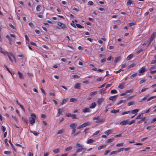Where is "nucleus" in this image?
Here are the masks:
<instances>
[{
  "mask_svg": "<svg viewBox=\"0 0 156 156\" xmlns=\"http://www.w3.org/2000/svg\"><path fill=\"white\" fill-rule=\"evenodd\" d=\"M5 55H6L8 56L9 60L12 62H13V61L11 57L15 61V62H16V59L15 56L10 51L8 52L7 51H5Z\"/></svg>",
  "mask_w": 156,
  "mask_h": 156,
  "instance_id": "nucleus-1",
  "label": "nucleus"
},
{
  "mask_svg": "<svg viewBox=\"0 0 156 156\" xmlns=\"http://www.w3.org/2000/svg\"><path fill=\"white\" fill-rule=\"evenodd\" d=\"M143 51V49L142 48L140 49L137 52V54H140L141 52H142Z\"/></svg>",
  "mask_w": 156,
  "mask_h": 156,
  "instance_id": "nucleus-61",
  "label": "nucleus"
},
{
  "mask_svg": "<svg viewBox=\"0 0 156 156\" xmlns=\"http://www.w3.org/2000/svg\"><path fill=\"white\" fill-rule=\"evenodd\" d=\"M63 131L64 130L63 129H62L58 130L57 133V134L58 135L62 133H63Z\"/></svg>",
  "mask_w": 156,
  "mask_h": 156,
  "instance_id": "nucleus-39",
  "label": "nucleus"
},
{
  "mask_svg": "<svg viewBox=\"0 0 156 156\" xmlns=\"http://www.w3.org/2000/svg\"><path fill=\"white\" fill-rule=\"evenodd\" d=\"M4 66L6 68V69L11 74L12 76L13 75H14L15 74V73L13 71H11L9 69V68L6 66L5 65H4Z\"/></svg>",
  "mask_w": 156,
  "mask_h": 156,
  "instance_id": "nucleus-13",
  "label": "nucleus"
},
{
  "mask_svg": "<svg viewBox=\"0 0 156 156\" xmlns=\"http://www.w3.org/2000/svg\"><path fill=\"white\" fill-rule=\"evenodd\" d=\"M130 113V111L124 112H122L121 114L122 115H123L125 114H127Z\"/></svg>",
  "mask_w": 156,
  "mask_h": 156,
  "instance_id": "nucleus-43",
  "label": "nucleus"
},
{
  "mask_svg": "<svg viewBox=\"0 0 156 156\" xmlns=\"http://www.w3.org/2000/svg\"><path fill=\"white\" fill-rule=\"evenodd\" d=\"M156 63V59L153 60L151 62V64H154Z\"/></svg>",
  "mask_w": 156,
  "mask_h": 156,
  "instance_id": "nucleus-64",
  "label": "nucleus"
},
{
  "mask_svg": "<svg viewBox=\"0 0 156 156\" xmlns=\"http://www.w3.org/2000/svg\"><path fill=\"white\" fill-rule=\"evenodd\" d=\"M117 95H114L113 96H112L109 97V99L112 101H115L117 97Z\"/></svg>",
  "mask_w": 156,
  "mask_h": 156,
  "instance_id": "nucleus-19",
  "label": "nucleus"
},
{
  "mask_svg": "<svg viewBox=\"0 0 156 156\" xmlns=\"http://www.w3.org/2000/svg\"><path fill=\"white\" fill-rule=\"evenodd\" d=\"M2 129L3 132H4L6 130V128L4 126H2Z\"/></svg>",
  "mask_w": 156,
  "mask_h": 156,
  "instance_id": "nucleus-63",
  "label": "nucleus"
},
{
  "mask_svg": "<svg viewBox=\"0 0 156 156\" xmlns=\"http://www.w3.org/2000/svg\"><path fill=\"white\" fill-rule=\"evenodd\" d=\"M134 104V102L133 101H130L127 104V105L128 106H130L131 105H133Z\"/></svg>",
  "mask_w": 156,
  "mask_h": 156,
  "instance_id": "nucleus-55",
  "label": "nucleus"
},
{
  "mask_svg": "<svg viewBox=\"0 0 156 156\" xmlns=\"http://www.w3.org/2000/svg\"><path fill=\"white\" fill-rule=\"evenodd\" d=\"M143 113H141L135 119H141L143 117Z\"/></svg>",
  "mask_w": 156,
  "mask_h": 156,
  "instance_id": "nucleus-20",
  "label": "nucleus"
},
{
  "mask_svg": "<svg viewBox=\"0 0 156 156\" xmlns=\"http://www.w3.org/2000/svg\"><path fill=\"white\" fill-rule=\"evenodd\" d=\"M124 83H121L120 84L119 86L118 87L121 89H122L124 88Z\"/></svg>",
  "mask_w": 156,
  "mask_h": 156,
  "instance_id": "nucleus-31",
  "label": "nucleus"
},
{
  "mask_svg": "<svg viewBox=\"0 0 156 156\" xmlns=\"http://www.w3.org/2000/svg\"><path fill=\"white\" fill-rule=\"evenodd\" d=\"M41 6L40 5H38L36 8L37 12H39L41 10Z\"/></svg>",
  "mask_w": 156,
  "mask_h": 156,
  "instance_id": "nucleus-23",
  "label": "nucleus"
},
{
  "mask_svg": "<svg viewBox=\"0 0 156 156\" xmlns=\"http://www.w3.org/2000/svg\"><path fill=\"white\" fill-rule=\"evenodd\" d=\"M73 148V147L72 146H69L67 147L65 149V151H68L70 150H71Z\"/></svg>",
  "mask_w": 156,
  "mask_h": 156,
  "instance_id": "nucleus-27",
  "label": "nucleus"
},
{
  "mask_svg": "<svg viewBox=\"0 0 156 156\" xmlns=\"http://www.w3.org/2000/svg\"><path fill=\"white\" fill-rule=\"evenodd\" d=\"M156 36V32H154L151 35V37L150 39V41L148 44V45L150 44L151 43V41L153 40L154 39Z\"/></svg>",
  "mask_w": 156,
  "mask_h": 156,
  "instance_id": "nucleus-7",
  "label": "nucleus"
},
{
  "mask_svg": "<svg viewBox=\"0 0 156 156\" xmlns=\"http://www.w3.org/2000/svg\"><path fill=\"white\" fill-rule=\"evenodd\" d=\"M132 0H128L126 3L127 5H130L132 3Z\"/></svg>",
  "mask_w": 156,
  "mask_h": 156,
  "instance_id": "nucleus-34",
  "label": "nucleus"
},
{
  "mask_svg": "<svg viewBox=\"0 0 156 156\" xmlns=\"http://www.w3.org/2000/svg\"><path fill=\"white\" fill-rule=\"evenodd\" d=\"M97 93V91H93V92H91L89 94V95L90 96H94V95H95V94H96Z\"/></svg>",
  "mask_w": 156,
  "mask_h": 156,
  "instance_id": "nucleus-29",
  "label": "nucleus"
},
{
  "mask_svg": "<svg viewBox=\"0 0 156 156\" xmlns=\"http://www.w3.org/2000/svg\"><path fill=\"white\" fill-rule=\"evenodd\" d=\"M136 24L135 23H133V22H131L130 23L128 24V25L129 27H131L132 26H133V25H135Z\"/></svg>",
  "mask_w": 156,
  "mask_h": 156,
  "instance_id": "nucleus-47",
  "label": "nucleus"
},
{
  "mask_svg": "<svg viewBox=\"0 0 156 156\" xmlns=\"http://www.w3.org/2000/svg\"><path fill=\"white\" fill-rule=\"evenodd\" d=\"M106 147V145H101L99 146V147H98V150H101L102 148H105Z\"/></svg>",
  "mask_w": 156,
  "mask_h": 156,
  "instance_id": "nucleus-25",
  "label": "nucleus"
},
{
  "mask_svg": "<svg viewBox=\"0 0 156 156\" xmlns=\"http://www.w3.org/2000/svg\"><path fill=\"white\" fill-rule=\"evenodd\" d=\"M135 122V120H132L131 121L129 122H128V125H131L133 123H134Z\"/></svg>",
  "mask_w": 156,
  "mask_h": 156,
  "instance_id": "nucleus-40",
  "label": "nucleus"
},
{
  "mask_svg": "<svg viewBox=\"0 0 156 156\" xmlns=\"http://www.w3.org/2000/svg\"><path fill=\"white\" fill-rule=\"evenodd\" d=\"M83 146V145L82 144L79 143H77L76 146V147L78 148L79 147H82Z\"/></svg>",
  "mask_w": 156,
  "mask_h": 156,
  "instance_id": "nucleus-38",
  "label": "nucleus"
},
{
  "mask_svg": "<svg viewBox=\"0 0 156 156\" xmlns=\"http://www.w3.org/2000/svg\"><path fill=\"white\" fill-rule=\"evenodd\" d=\"M104 98H100L98 99L97 101L98 104L100 105L104 101Z\"/></svg>",
  "mask_w": 156,
  "mask_h": 156,
  "instance_id": "nucleus-11",
  "label": "nucleus"
},
{
  "mask_svg": "<svg viewBox=\"0 0 156 156\" xmlns=\"http://www.w3.org/2000/svg\"><path fill=\"white\" fill-rule=\"evenodd\" d=\"M146 71V70L145 68L144 67H143L140 69L139 72L140 73H143L145 72Z\"/></svg>",
  "mask_w": 156,
  "mask_h": 156,
  "instance_id": "nucleus-15",
  "label": "nucleus"
},
{
  "mask_svg": "<svg viewBox=\"0 0 156 156\" xmlns=\"http://www.w3.org/2000/svg\"><path fill=\"white\" fill-rule=\"evenodd\" d=\"M72 22L70 24L74 28L76 27V26H75V24L74 23V22L73 20L72 21Z\"/></svg>",
  "mask_w": 156,
  "mask_h": 156,
  "instance_id": "nucleus-56",
  "label": "nucleus"
},
{
  "mask_svg": "<svg viewBox=\"0 0 156 156\" xmlns=\"http://www.w3.org/2000/svg\"><path fill=\"white\" fill-rule=\"evenodd\" d=\"M126 102V100H121L120 101H119V102L117 103V105H119L120 104H122V103H125Z\"/></svg>",
  "mask_w": 156,
  "mask_h": 156,
  "instance_id": "nucleus-30",
  "label": "nucleus"
},
{
  "mask_svg": "<svg viewBox=\"0 0 156 156\" xmlns=\"http://www.w3.org/2000/svg\"><path fill=\"white\" fill-rule=\"evenodd\" d=\"M94 142V140L91 139H88L87 141V144H89L90 143H92Z\"/></svg>",
  "mask_w": 156,
  "mask_h": 156,
  "instance_id": "nucleus-32",
  "label": "nucleus"
},
{
  "mask_svg": "<svg viewBox=\"0 0 156 156\" xmlns=\"http://www.w3.org/2000/svg\"><path fill=\"white\" fill-rule=\"evenodd\" d=\"M67 101V99H63L61 103V105H63L66 104V103Z\"/></svg>",
  "mask_w": 156,
  "mask_h": 156,
  "instance_id": "nucleus-26",
  "label": "nucleus"
},
{
  "mask_svg": "<svg viewBox=\"0 0 156 156\" xmlns=\"http://www.w3.org/2000/svg\"><path fill=\"white\" fill-rule=\"evenodd\" d=\"M30 115L31 117L29 118V120L30 123L31 125H33L35 122L36 116L34 113H32Z\"/></svg>",
  "mask_w": 156,
  "mask_h": 156,
  "instance_id": "nucleus-2",
  "label": "nucleus"
},
{
  "mask_svg": "<svg viewBox=\"0 0 156 156\" xmlns=\"http://www.w3.org/2000/svg\"><path fill=\"white\" fill-rule=\"evenodd\" d=\"M93 2L91 1H89L87 3V5L90 6L92 5L93 4Z\"/></svg>",
  "mask_w": 156,
  "mask_h": 156,
  "instance_id": "nucleus-49",
  "label": "nucleus"
},
{
  "mask_svg": "<svg viewBox=\"0 0 156 156\" xmlns=\"http://www.w3.org/2000/svg\"><path fill=\"white\" fill-rule=\"evenodd\" d=\"M91 123L90 121H87L86 122L83 123L81 125L78 126L77 127V129H79L82 128L86 127L88 126H89L91 125Z\"/></svg>",
  "mask_w": 156,
  "mask_h": 156,
  "instance_id": "nucleus-4",
  "label": "nucleus"
},
{
  "mask_svg": "<svg viewBox=\"0 0 156 156\" xmlns=\"http://www.w3.org/2000/svg\"><path fill=\"white\" fill-rule=\"evenodd\" d=\"M11 153L10 151H5L4 152V153L6 154H9Z\"/></svg>",
  "mask_w": 156,
  "mask_h": 156,
  "instance_id": "nucleus-62",
  "label": "nucleus"
},
{
  "mask_svg": "<svg viewBox=\"0 0 156 156\" xmlns=\"http://www.w3.org/2000/svg\"><path fill=\"white\" fill-rule=\"evenodd\" d=\"M156 69V65L152 66L149 69L150 71H151L153 69Z\"/></svg>",
  "mask_w": 156,
  "mask_h": 156,
  "instance_id": "nucleus-35",
  "label": "nucleus"
},
{
  "mask_svg": "<svg viewBox=\"0 0 156 156\" xmlns=\"http://www.w3.org/2000/svg\"><path fill=\"white\" fill-rule=\"evenodd\" d=\"M105 90H104L103 89H101L100 90V93L101 94H103L104 93Z\"/></svg>",
  "mask_w": 156,
  "mask_h": 156,
  "instance_id": "nucleus-53",
  "label": "nucleus"
},
{
  "mask_svg": "<svg viewBox=\"0 0 156 156\" xmlns=\"http://www.w3.org/2000/svg\"><path fill=\"white\" fill-rule=\"evenodd\" d=\"M137 75V73H135L132 75L130 76V78L131 79H133Z\"/></svg>",
  "mask_w": 156,
  "mask_h": 156,
  "instance_id": "nucleus-44",
  "label": "nucleus"
},
{
  "mask_svg": "<svg viewBox=\"0 0 156 156\" xmlns=\"http://www.w3.org/2000/svg\"><path fill=\"white\" fill-rule=\"evenodd\" d=\"M117 154V153L116 151H113L112 152H111L110 154H109V155L111 156L112 154Z\"/></svg>",
  "mask_w": 156,
  "mask_h": 156,
  "instance_id": "nucleus-36",
  "label": "nucleus"
},
{
  "mask_svg": "<svg viewBox=\"0 0 156 156\" xmlns=\"http://www.w3.org/2000/svg\"><path fill=\"white\" fill-rule=\"evenodd\" d=\"M129 120L128 119L126 120H124L121 122L119 124H120L122 126H125L126 125H128V122Z\"/></svg>",
  "mask_w": 156,
  "mask_h": 156,
  "instance_id": "nucleus-9",
  "label": "nucleus"
},
{
  "mask_svg": "<svg viewBox=\"0 0 156 156\" xmlns=\"http://www.w3.org/2000/svg\"><path fill=\"white\" fill-rule=\"evenodd\" d=\"M76 27L79 28L80 29H82V28H83L84 27L83 26L80 25V24H76Z\"/></svg>",
  "mask_w": 156,
  "mask_h": 156,
  "instance_id": "nucleus-33",
  "label": "nucleus"
},
{
  "mask_svg": "<svg viewBox=\"0 0 156 156\" xmlns=\"http://www.w3.org/2000/svg\"><path fill=\"white\" fill-rule=\"evenodd\" d=\"M30 132L32 133L34 135L37 136L38 135V133H37L36 131H30Z\"/></svg>",
  "mask_w": 156,
  "mask_h": 156,
  "instance_id": "nucleus-37",
  "label": "nucleus"
},
{
  "mask_svg": "<svg viewBox=\"0 0 156 156\" xmlns=\"http://www.w3.org/2000/svg\"><path fill=\"white\" fill-rule=\"evenodd\" d=\"M57 24L63 29H66L67 28L66 26L63 23L58 22L57 23Z\"/></svg>",
  "mask_w": 156,
  "mask_h": 156,
  "instance_id": "nucleus-5",
  "label": "nucleus"
},
{
  "mask_svg": "<svg viewBox=\"0 0 156 156\" xmlns=\"http://www.w3.org/2000/svg\"><path fill=\"white\" fill-rule=\"evenodd\" d=\"M8 139H5L4 140V142L5 143V145L7 147L9 146V144L8 143Z\"/></svg>",
  "mask_w": 156,
  "mask_h": 156,
  "instance_id": "nucleus-54",
  "label": "nucleus"
},
{
  "mask_svg": "<svg viewBox=\"0 0 156 156\" xmlns=\"http://www.w3.org/2000/svg\"><path fill=\"white\" fill-rule=\"evenodd\" d=\"M72 77L73 78H76V79H78L80 77V76H79L75 74L73 75Z\"/></svg>",
  "mask_w": 156,
  "mask_h": 156,
  "instance_id": "nucleus-42",
  "label": "nucleus"
},
{
  "mask_svg": "<svg viewBox=\"0 0 156 156\" xmlns=\"http://www.w3.org/2000/svg\"><path fill=\"white\" fill-rule=\"evenodd\" d=\"M77 126V124H76L75 123H72L70 124L69 126L72 129H75V128L76 126Z\"/></svg>",
  "mask_w": 156,
  "mask_h": 156,
  "instance_id": "nucleus-16",
  "label": "nucleus"
},
{
  "mask_svg": "<svg viewBox=\"0 0 156 156\" xmlns=\"http://www.w3.org/2000/svg\"><path fill=\"white\" fill-rule=\"evenodd\" d=\"M103 79L101 77H100L97 79V80L98 81H103Z\"/></svg>",
  "mask_w": 156,
  "mask_h": 156,
  "instance_id": "nucleus-59",
  "label": "nucleus"
},
{
  "mask_svg": "<svg viewBox=\"0 0 156 156\" xmlns=\"http://www.w3.org/2000/svg\"><path fill=\"white\" fill-rule=\"evenodd\" d=\"M0 52L2 53L3 54L5 55V51L4 52L3 51V49L2 48V47L0 45Z\"/></svg>",
  "mask_w": 156,
  "mask_h": 156,
  "instance_id": "nucleus-28",
  "label": "nucleus"
},
{
  "mask_svg": "<svg viewBox=\"0 0 156 156\" xmlns=\"http://www.w3.org/2000/svg\"><path fill=\"white\" fill-rule=\"evenodd\" d=\"M86 150V148L83 147H81V148H78L76 150V153H78L79 152H84Z\"/></svg>",
  "mask_w": 156,
  "mask_h": 156,
  "instance_id": "nucleus-6",
  "label": "nucleus"
},
{
  "mask_svg": "<svg viewBox=\"0 0 156 156\" xmlns=\"http://www.w3.org/2000/svg\"><path fill=\"white\" fill-rule=\"evenodd\" d=\"M131 147H128L123 148L124 150L125 151H128L129 150L131 149Z\"/></svg>",
  "mask_w": 156,
  "mask_h": 156,
  "instance_id": "nucleus-51",
  "label": "nucleus"
},
{
  "mask_svg": "<svg viewBox=\"0 0 156 156\" xmlns=\"http://www.w3.org/2000/svg\"><path fill=\"white\" fill-rule=\"evenodd\" d=\"M123 145V143H121L119 144H116V146L117 147H120L122 146Z\"/></svg>",
  "mask_w": 156,
  "mask_h": 156,
  "instance_id": "nucleus-41",
  "label": "nucleus"
},
{
  "mask_svg": "<svg viewBox=\"0 0 156 156\" xmlns=\"http://www.w3.org/2000/svg\"><path fill=\"white\" fill-rule=\"evenodd\" d=\"M114 140V138L109 139H107L106 141V143H109L111 142H112Z\"/></svg>",
  "mask_w": 156,
  "mask_h": 156,
  "instance_id": "nucleus-24",
  "label": "nucleus"
},
{
  "mask_svg": "<svg viewBox=\"0 0 156 156\" xmlns=\"http://www.w3.org/2000/svg\"><path fill=\"white\" fill-rule=\"evenodd\" d=\"M63 110V109L62 108L58 109V114H59V115H61Z\"/></svg>",
  "mask_w": 156,
  "mask_h": 156,
  "instance_id": "nucleus-22",
  "label": "nucleus"
},
{
  "mask_svg": "<svg viewBox=\"0 0 156 156\" xmlns=\"http://www.w3.org/2000/svg\"><path fill=\"white\" fill-rule=\"evenodd\" d=\"M17 74L19 76V77L20 80H23L24 79V76L23 74L20 71H18L17 72Z\"/></svg>",
  "mask_w": 156,
  "mask_h": 156,
  "instance_id": "nucleus-8",
  "label": "nucleus"
},
{
  "mask_svg": "<svg viewBox=\"0 0 156 156\" xmlns=\"http://www.w3.org/2000/svg\"><path fill=\"white\" fill-rule=\"evenodd\" d=\"M90 109L89 108H85L82 110V112L84 113L88 112H90Z\"/></svg>",
  "mask_w": 156,
  "mask_h": 156,
  "instance_id": "nucleus-14",
  "label": "nucleus"
},
{
  "mask_svg": "<svg viewBox=\"0 0 156 156\" xmlns=\"http://www.w3.org/2000/svg\"><path fill=\"white\" fill-rule=\"evenodd\" d=\"M81 84L79 83H76L74 86V88L75 89H80V88Z\"/></svg>",
  "mask_w": 156,
  "mask_h": 156,
  "instance_id": "nucleus-12",
  "label": "nucleus"
},
{
  "mask_svg": "<svg viewBox=\"0 0 156 156\" xmlns=\"http://www.w3.org/2000/svg\"><path fill=\"white\" fill-rule=\"evenodd\" d=\"M99 116H98L94 117L93 118V120H97V121L95 122V123H102L105 121V118H102L99 119Z\"/></svg>",
  "mask_w": 156,
  "mask_h": 156,
  "instance_id": "nucleus-3",
  "label": "nucleus"
},
{
  "mask_svg": "<svg viewBox=\"0 0 156 156\" xmlns=\"http://www.w3.org/2000/svg\"><path fill=\"white\" fill-rule=\"evenodd\" d=\"M149 96V95H147L145 96L143 98H142L140 100V102H141L146 100L147 99V98Z\"/></svg>",
  "mask_w": 156,
  "mask_h": 156,
  "instance_id": "nucleus-21",
  "label": "nucleus"
},
{
  "mask_svg": "<svg viewBox=\"0 0 156 156\" xmlns=\"http://www.w3.org/2000/svg\"><path fill=\"white\" fill-rule=\"evenodd\" d=\"M12 117L16 122H17L18 121V119L16 116L12 115Z\"/></svg>",
  "mask_w": 156,
  "mask_h": 156,
  "instance_id": "nucleus-48",
  "label": "nucleus"
},
{
  "mask_svg": "<svg viewBox=\"0 0 156 156\" xmlns=\"http://www.w3.org/2000/svg\"><path fill=\"white\" fill-rule=\"evenodd\" d=\"M126 63H124L123 64H122L121 66V69H122L125 67H126Z\"/></svg>",
  "mask_w": 156,
  "mask_h": 156,
  "instance_id": "nucleus-58",
  "label": "nucleus"
},
{
  "mask_svg": "<svg viewBox=\"0 0 156 156\" xmlns=\"http://www.w3.org/2000/svg\"><path fill=\"white\" fill-rule=\"evenodd\" d=\"M97 104L95 102L92 103L89 106V107L91 108H94L96 106Z\"/></svg>",
  "mask_w": 156,
  "mask_h": 156,
  "instance_id": "nucleus-17",
  "label": "nucleus"
},
{
  "mask_svg": "<svg viewBox=\"0 0 156 156\" xmlns=\"http://www.w3.org/2000/svg\"><path fill=\"white\" fill-rule=\"evenodd\" d=\"M28 24L29 25V26L30 27H31L32 28H33L34 27V25L33 24V23L32 22L29 23Z\"/></svg>",
  "mask_w": 156,
  "mask_h": 156,
  "instance_id": "nucleus-52",
  "label": "nucleus"
},
{
  "mask_svg": "<svg viewBox=\"0 0 156 156\" xmlns=\"http://www.w3.org/2000/svg\"><path fill=\"white\" fill-rule=\"evenodd\" d=\"M133 57V55L132 54L129 55L127 57V59L129 60L131 59Z\"/></svg>",
  "mask_w": 156,
  "mask_h": 156,
  "instance_id": "nucleus-45",
  "label": "nucleus"
},
{
  "mask_svg": "<svg viewBox=\"0 0 156 156\" xmlns=\"http://www.w3.org/2000/svg\"><path fill=\"white\" fill-rule=\"evenodd\" d=\"M117 93V91L115 90H112L111 91V94H116Z\"/></svg>",
  "mask_w": 156,
  "mask_h": 156,
  "instance_id": "nucleus-57",
  "label": "nucleus"
},
{
  "mask_svg": "<svg viewBox=\"0 0 156 156\" xmlns=\"http://www.w3.org/2000/svg\"><path fill=\"white\" fill-rule=\"evenodd\" d=\"M133 92V90L132 89L127 90L126 92V93H132Z\"/></svg>",
  "mask_w": 156,
  "mask_h": 156,
  "instance_id": "nucleus-60",
  "label": "nucleus"
},
{
  "mask_svg": "<svg viewBox=\"0 0 156 156\" xmlns=\"http://www.w3.org/2000/svg\"><path fill=\"white\" fill-rule=\"evenodd\" d=\"M113 132V131L112 129H109L108 130L104 132V133L106 135H108L112 134V132Z\"/></svg>",
  "mask_w": 156,
  "mask_h": 156,
  "instance_id": "nucleus-10",
  "label": "nucleus"
},
{
  "mask_svg": "<svg viewBox=\"0 0 156 156\" xmlns=\"http://www.w3.org/2000/svg\"><path fill=\"white\" fill-rule=\"evenodd\" d=\"M139 111V109H136L130 111V112L132 114H136Z\"/></svg>",
  "mask_w": 156,
  "mask_h": 156,
  "instance_id": "nucleus-18",
  "label": "nucleus"
},
{
  "mask_svg": "<svg viewBox=\"0 0 156 156\" xmlns=\"http://www.w3.org/2000/svg\"><path fill=\"white\" fill-rule=\"evenodd\" d=\"M76 99L75 98H72L70 99V102H74L76 100Z\"/></svg>",
  "mask_w": 156,
  "mask_h": 156,
  "instance_id": "nucleus-46",
  "label": "nucleus"
},
{
  "mask_svg": "<svg viewBox=\"0 0 156 156\" xmlns=\"http://www.w3.org/2000/svg\"><path fill=\"white\" fill-rule=\"evenodd\" d=\"M59 149L57 148V149H54L53 150V152L55 153H57L59 152Z\"/></svg>",
  "mask_w": 156,
  "mask_h": 156,
  "instance_id": "nucleus-50",
  "label": "nucleus"
}]
</instances>
